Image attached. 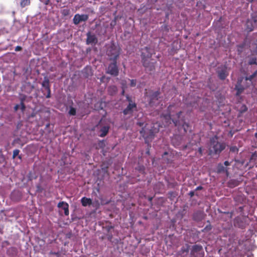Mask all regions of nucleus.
<instances>
[{
	"label": "nucleus",
	"mask_w": 257,
	"mask_h": 257,
	"mask_svg": "<svg viewBox=\"0 0 257 257\" xmlns=\"http://www.w3.org/2000/svg\"><path fill=\"white\" fill-rule=\"evenodd\" d=\"M179 105L178 103H173L169 105L167 108V114L162 115L163 120L166 122L167 124L171 123L172 121L175 126H179L181 124L179 118L182 113L181 110H179Z\"/></svg>",
	"instance_id": "nucleus-1"
},
{
	"label": "nucleus",
	"mask_w": 257,
	"mask_h": 257,
	"mask_svg": "<svg viewBox=\"0 0 257 257\" xmlns=\"http://www.w3.org/2000/svg\"><path fill=\"white\" fill-rule=\"evenodd\" d=\"M226 145L224 143L219 142L216 136L211 138L208 144L209 155H218L225 148Z\"/></svg>",
	"instance_id": "nucleus-2"
},
{
	"label": "nucleus",
	"mask_w": 257,
	"mask_h": 257,
	"mask_svg": "<svg viewBox=\"0 0 257 257\" xmlns=\"http://www.w3.org/2000/svg\"><path fill=\"white\" fill-rule=\"evenodd\" d=\"M120 48L113 42L107 47L106 54L110 61H117L120 54Z\"/></svg>",
	"instance_id": "nucleus-3"
},
{
	"label": "nucleus",
	"mask_w": 257,
	"mask_h": 257,
	"mask_svg": "<svg viewBox=\"0 0 257 257\" xmlns=\"http://www.w3.org/2000/svg\"><path fill=\"white\" fill-rule=\"evenodd\" d=\"M158 132L159 129L154 126H151L150 128L145 126L142 128L140 133L145 139L146 143H147L149 141H152Z\"/></svg>",
	"instance_id": "nucleus-4"
},
{
	"label": "nucleus",
	"mask_w": 257,
	"mask_h": 257,
	"mask_svg": "<svg viewBox=\"0 0 257 257\" xmlns=\"http://www.w3.org/2000/svg\"><path fill=\"white\" fill-rule=\"evenodd\" d=\"M190 254L193 257H203L204 253L202 246L200 244H195L192 246Z\"/></svg>",
	"instance_id": "nucleus-5"
},
{
	"label": "nucleus",
	"mask_w": 257,
	"mask_h": 257,
	"mask_svg": "<svg viewBox=\"0 0 257 257\" xmlns=\"http://www.w3.org/2000/svg\"><path fill=\"white\" fill-rule=\"evenodd\" d=\"M108 66L106 73L113 76H116L118 75L119 70L117 65V61H111Z\"/></svg>",
	"instance_id": "nucleus-6"
},
{
	"label": "nucleus",
	"mask_w": 257,
	"mask_h": 257,
	"mask_svg": "<svg viewBox=\"0 0 257 257\" xmlns=\"http://www.w3.org/2000/svg\"><path fill=\"white\" fill-rule=\"evenodd\" d=\"M137 109V104L136 103H128L126 107L123 110L122 113L124 115H129L128 118L132 116L133 113Z\"/></svg>",
	"instance_id": "nucleus-7"
},
{
	"label": "nucleus",
	"mask_w": 257,
	"mask_h": 257,
	"mask_svg": "<svg viewBox=\"0 0 257 257\" xmlns=\"http://www.w3.org/2000/svg\"><path fill=\"white\" fill-rule=\"evenodd\" d=\"M88 18H89V17H88V15H86V14L80 15V14H77L75 15V16H74V17L73 19V22L75 25H77L80 23H81L82 22L87 21L88 19Z\"/></svg>",
	"instance_id": "nucleus-8"
},
{
	"label": "nucleus",
	"mask_w": 257,
	"mask_h": 257,
	"mask_svg": "<svg viewBox=\"0 0 257 257\" xmlns=\"http://www.w3.org/2000/svg\"><path fill=\"white\" fill-rule=\"evenodd\" d=\"M152 52L150 48L146 47L142 49V52L141 53V59L142 61H146L150 59L152 56Z\"/></svg>",
	"instance_id": "nucleus-9"
},
{
	"label": "nucleus",
	"mask_w": 257,
	"mask_h": 257,
	"mask_svg": "<svg viewBox=\"0 0 257 257\" xmlns=\"http://www.w3.org/2000/svg\"><path fill=\"white\" fill-rule=\"evenodd\" d=\"M152 60H149V59L146 61H142L143 66L145 68L146 71H153L155 70V64L156 61L153 62Z\"/></svg>",
	"instance_id": "nucleus-10"
},
{
	"label": "nucleus",
	"mask_w": 257,
	"mask_h": 257,
	"mask_svg": "<svg viewBox=\"0 0 257 257\" xmlns=\"http://www.w3.org/2000/svg\"><path fill=\"white\" fill-rule=\"evenodd\" d=\"M42 86L44 87L47 92V94L46 95V97L47 98H50L51 97V89H50V81L49 78L45 76L44 78V80L42 83Z\"/></svg>",
	"instance_id": "nucleus-11"
},
{
	"label": "nucleus",
	"mask_w": 257,
	"mask_h": 257,
	"mask_svg": "<svg viewBox=\"0 0 257 257\" xmlns=\"http://www.w3.org/2000/svg\"><path fill=\"white\" fill-rule=\"evenodd\" d=\"M243 79V77H239L235 86V89L236 90V95L237 96L241 94L244 90V87L241 84Z\"/></svg>",
	"instance_id": "nucleus-12"
},
{
	"label": "nucleus",
	"mask_w": 257,
	"mask_h": 257,
	"mask_svg": "<svg viewBox=\"0 0 257 257\" xmlns=\"http://www.w3.org/2000/svg\"><path fill=\"white\" fill-rule=\"evenodd\" d=\"M217 73L218 74V78L221 80L225 79L229 74L226 66H224L221 68H218V70L217 71Z\"/></svg>",
	"instance_id": "nucleus-13"
},
{
	"label": "nucleus",
	"mask_w": 257,
	"mask_h": 257,
	"mask_svg": "<svg viewBox=\"0 0 257 257\" xmlns=\"http://www.w3.org/2000/svg\"><path fill=\"white\" fill-rule=\"evenodd\" d=\"M86 36V44L87 45H95L97 44L98 40L95 35L91 34V33L89 32L87 33Z\"/></svg>",
	"instance_id": "nucleus-14"
},
{
	"label": "nucleus",
	"mask_w": 257,
	"mask_h": 257,
	"mask_svg": "<svg viewBox=\"0 0 257 257\" xmlns=\"http://www.w3.org/2000/svg\"><path fill=\"white\" fill-rule=\"evenodd\" d=\"M256 20L255 17L251 19H248L246 22V30L248 32H251L253 30L254 25L256 23Z\"/></svg>",
	"instance_id": "nucleus-15"
},
{
	"label": "nucleus",
	"mask_w": 257,
	"mask_h": 257,
	"mask_svg": "<svg viewBox=\"0 0 257 257\" xmlns=\"http://www.w3.org/2000/svg\"><path fill=\"white\" fill-rule=\"evenodd\" d=\"M205 214L203 211H198L195 212L193 215V219L197 222L200 221L202 220Z\"/></svg>",
	"instance_id": "nucleus-16"
},
{
	"label": "nucleus",
	"mask_w": 257,
	"mask_h": 257,
	"mask_svg": "<svg viewBox=\"0 0 257 257\" xmlns=\"http://www.w3.org/2000/svg\"><path fill=\"white\" fill-rule=\"evenodd\" d=\"M57 206L58 208H62L64 210L65 215L68 216L69 215V205L67 202L64 201L60 202Z\"/></svg>",
	"instance_id": "nucleus-17"
},
{
	"label": "nucleus",
	"mask_w": 257,
	"mask_h": 257,
	"mask_svg": "<svg viewBox=\"0 0 257 257\" xmlns=\"http://www.w3.org/2000/svg\"><path fill=\"white\" fill-rule=\"evenodd\" d=\"M160 94V93L158 91L152 93L150 96V100L149 102L151 106H153L154 101L158 100Z\"/></svg>",
	"instance_id": "nucleus-18"
},
{
	"label": "nucleus",
	"mask_w": 257,
	"mask_h": 257,
	"mask_svg": "<svg viewBox=\"0 0 257 257\" xmlns=\"http://www.w3.org/2000/svg\"><path fill=\"white\" fill-rule=\"evenodd\" d=\"M189 245L188 244H186L181 247L180 250L179 251V253L183 257H186L189 252Z\"/></svg>",
	"instance_id": "nucleus-19"
},
{
	"label": "nucleus",
	"mask_w": 257,
	"mask_h": 257,
	"mask_svg": "<svg viewBox=\"0 0 257 257\" xmlns=\"http://www.w3.org/2000/svg\"><path fill=\"white\" fill-rule=\"evenodd\" d=\"M81 202L83 206L90 205L92 203V200L90 198H88L85 197H83L81 198Z\"/></svg>",
	"instance_id": "nucleus-20"
},
{
	"label": "nucleus",
	"mask_w": 257,
	"mask_h": 257,
	"mask_svg": "<svg viewBox=\"0 0 257 257\" xmlns=\"http://www.w3.org/2000/svg\"><path fill=\"white\" fill-rule=\"evenodd\" d=\"M107 91L109 95H114L116 93L117 91V88L116 86L111 85L108 87Z\"/></svg>",
	"instance_id": "nucleus-21"
},
{
	"label": "nucleus",
	"mask_w": 257,
	"mask_h": 257,
	"mask_svg": "<svg viewBox=\"0 0 257 257\" xmlns=\"http://www.w3.org/2000/svg\"><path fill=\"white\" fill-rule=\"evenodd\" d=\"M228 186L230 188H234L239 184V181L235 179H231L228 182Z\"/></svg>",
	"instance_id": "nucleus-22"
},
{
	"label": "nucleus",
	"mask_w": 257,
	"mask_h": 257,
	"mask_svg": "<svg viewBox=\"0 0 257 257\" xmlns=\"http://www.w3.org/2000/svg\"><path fill=\"white\" fill-rule=\"evenodd\" d=\"M109 131V127L107 126H103L100 130V134L99 135V136L100 137H105L108 133Z\"/></svg>",
	"instance_id": "nucleus-23"
},
{
	"label": "nucleus",
	"mask_w": 257,
	"mask_h": 257,
	"mask_svg": "<svg viewBox=\"0 0 257 257\" xmlns=\"http://www.w3.org/2000/svg\"><path fill=\"white\" fill-rule=\"evenodd\" d=\"M217 171L218 173H222L224 172H226L227 173H228L227 169H226L221 163L218 165L217 167Z\"/></svg>",
	"instance_id": "nucleus-24"
},
{
	"label": "nucleus",
	"mask_w": 257,
	"mask_h": 257,
	"mask_svg": "<svg viewBox=\"0 0 257 257\" xmlns=\"http://www.w3.org/2000/svg\"><path fill=\"white\" fill-rule=\"evenodd\" d=\"M249 162L257 164V151H255L251 156Z\"/></svg>",
	"instance_id": "nucleus-25"
},
{
	"label": "nucleus",
	"mask_w": 257,
	"mask_h": 257,
	"mask_svg": "<svg viewBox=\"0 0 257 257\" xmlns=\"http://www.w3.org/2000/svg\"><path fill=\"white\" fill-rule=\"evenodd\" d=\"M61 13L64 17H67L70 15V11L68 9H64L61 10Z\"/></svg>",
	"instance_id": "nucleus-26"
},
{
	"label": "nucleus",
	"mask_w": 257,
	"mask_h": 257,
	"mask_svg": "<svg viewBox=\"0 0 257 257\" xmlns=\"http://www.w3.org/2000/svg\"><path fill=\"white\" fill-rule=\"evenodd\" d=\"M212 228V225L209 223V224L207 225L203 229H202L201 232H208Z\"/></svg>",
	"instance_id": "nucleus-27"
},
{
	"label": "nucleus",
	"mask_w": 257,
	"mask_h": 257,
	"mask_svg": "<svg viewBox=\"0 0 257 257\" xmlns=\"http://www.w3.org/2000/svg\"><path fill=\"white\" fill-rule=\"evenodd\" d=\"M30 4V0H21L20 5L22 8L29 6Z\"/></svg>",
	"instance_id": "nucleus-28"
},
{
	"label": "nucleus",
	"mask_w": 257,
	"mask_h": 257,
	"mask_svg": "<svg viewBox=\"0 0 257 257\" xmlns=\"http://www.w3.org/2000/svg\"><path fill=\"white\" fill-rule=\"evenodd\" d=\"M257 75V70L255 71L252 74L249 76H246L245 77V80L251 81Z\"/></svg>",
	"instance_id": "nucleus-29"
},
{
	"label": "nucleus",
	"mask_w": 257,
	"mask_h": 257,
	"mask_svg": "<svg viewBox=\"0 0 257 257\" xmlns=\"http://www.w3.org/2000/svg\"><path fill=\"white\" fill-rule=\"evenodd\" d=\"M248 64L249 65H253V64H256L257 65V63H256V58L255 57H251L250 58L248 62Z\"/></svg>",
	"instance_id": "nucleus-30"
},
{
	"label": "nucleus",
	"mask_w": 257,
	"mask_h": 257,
	"mask_svg": "<svg viewBox=\"0 0 257 257\" xmlns=\"http://www.w3.org/2000/svg\"><path fill=\"white\" fill-rule=\"evenodd\" d=\"M68 113L70 115H76V109L73 107H71Z\"/></svg>",
	"instance_id": "nucleus-31"
},
{
	"label": "nucleus",
	"mask_w": 257,
	"mask_h": 257,
	"mask_svg": "<svg viewBox=\"0 0 257 257\" xmlns=\"http://www.w3.org/2000/svg\"><path fill=\"white\" fill-rule=\"evenodd\" d=\"M188 127L189 124L185 122H183L182 124V128H183L184 133H186L187 132Z\"/></svg>",
	"instance_id": "nucleus-32"
},
{
	"label": "nucleus",
	"mask_w": 257,
	"mask_h": 257,
	"mask_svg": "<svg viewBox=\"0 0 257 257\" xmlns=\"http://www.w3.org/2000/svg\"><path fill=\"white\" fill-rule=\"evenodd\" d=\"M238 151V149L236 146H231L230 148V152L234 153H237Z\"/></svg>",
	"instance_id": "nucleus-33"
},
{
	"label": "nucleus",
	"mask_w": 257,
	"mask_h": 257,
	"mask_svg": "<svg viewBox=\"0 0 257 257\" xmlns=\"http://www.w3.org/2000/svg\"><path fill=\"white\" fill-rule=\"evenodd\" d=\"M20 150L18 149H15L13 151V159H14L17 156L19 155Z\"/></svg>",
	"instance_id": "nucleus-34"
},
{
	"label": "nucleus",
	"mask_w": 257,
	"mask_h": 257,
	"mask_svg": "<svg viewBox=\"0 0 257 257\" xmlns=\"http://www.w3.org/2000/svg\"><path fill=\"white\" fill-rule=\"evenodd\" d=\"M27 98V96L25 94H20V102H25L26 99Z\"/></svg>",
	"instance_id": "nucleus-35"
},
{
	"label": "nucleus",
	"mask_w": 257,
	"mask_h": 257,
	"mask_svg": "<svg viewBox=\"0 0 257 257\" xmlns=\"http://www.w3.org/2000/svg\"><path fill=\"white\" fill-rule=\"evenodd\" d=\"M137 81L135 79L131 80L130 86L131 87H135L136 85Z\"/></svg>",
	"instance_id": "nucleus-36"
},
{
	"label": "nucleus",
	"mask_w": 257,
	"mask_h": 257,
	"mask_svg": "<svg viewBox=\"0 0 257 257\" xmlns=\"http://www.w3.org/2000/svg\"><path fill=\"white\" fill-rule=\"evenodd\" d=\"M121 84L122 85V89H125L126 88V81L125 80H122Z\"/></svg>",
	"instance_id": "nucleus-37"
},
{
	"label": "nucleus",
	"mask_w": 257,
	"mask_h": 257,
	"mask_svg": "<svg viewBox=\"0 0 257 257\" xmlns=\"http://www.w3.org/2000/svg\"><path fill=\"white\" fill-rule=\"evenodd\" d=\"M238 47V51L239 53H241L242 52V49L244 48V44H240L237 46Z\"/></svg>",
	"instance_id": "nucleus-38"
},
{
	"label": "nucleus",
	"mask_w": 257,
	"mask_h": 257,
	"mask_svg": "<svg viewBox=\"0 0 257 257\" xmlns=\"http://www.w3.org/2000/svg\"><path fill=\"white\" fill-rule=\"evenodd\" d=\"M20 106H21V109L22 111H24L26 109V106L25 105V103L20 102Z\"/></svg>",
	"instance_id": "nucleus-39"
},
{
	"label": "nucleus",
	"mask_w": 257,
	"mask_h": 257,
	"mask_svg": "<svg viewBox=\"0 0 257 257\" xmlns=\"http://www.w3.org/2000/svg\"><path fill=\"white\" fill-rule=\"evenodd\" d=\"M36 187H37V191L38 192H42L43 188H42V187L40 185H37Z\"/></svg>",
	"instance_id": "nucleus-40"
},
{
	"label": "nucleus",
	"mask_w": 257,
	"mask_h": 257,
	"mask_svg": "<svg viewBox=\"0 0 257 257\" xmlns=\"http://www.w3.org/2000/svg\"><path fill=\"white\" fill-rule=\"evenodd\" d=\"M126 100L128 101L129 103H135V102H134L132 99V98L130 97L128 95H127L126 96Z\"/></svg>",
	"instance_id": "nucleus-41"
},
{
	"label": "nucleus",
	"mask_w": 257,
	"mask_h": 257,
	"mask_svg": "<svg viewBox=\"0 0 257 257\" xmlns=\"http://www.w3.org/2000/svg\"><path fill=\"white\" fill-rule=\"evenodd\" d=\"M22 50V48L20 46H17L15 48L16 51H21Z\"/></svg>",
	"instance_id": "nucleus-42"
},
{
	"label": "nucleus",
	"mask_w": 257,
	"mask_h": 257,
	"mask_svg": "<svg viewBox=\"0 0 257 257\" xmlns=\"http://www.w3.org/2000/svg\"><path fill=\"white\" fill-rule=\"evenodd\" d=\"M195 194V192L194 191H191L189 193V195L191 197H192Z\"/></svg>",
	"instance_id": "nucleus-43"
},
{
	"label": "nucleus",
	"mask_w": 257,
	"mask_h": 257,
	"mask_svg": "<svg viewBox=\"0 0 257 257\" xmlns=\"http://www.w3.org/2000/svg\"><path fill=\"white\" fill-rule=\"evenodd\" d=\"M19 107H20V105L19 104H16L15 107H14V110L15 111H17L19 108Z\"/></svg>",
	"instance_id": "nucleus-44"
},
{
	"label": "nucleus",
	"mask_w": 257,
	"mask_h": 257,
	"mask_svg": "<svg viewBox=\"0 0 257 257\" xmlns=\"http://www.w3.org/2000/svg\"><path fill=\"white\" fill-rule=\"evenodd\" d=\"M198 152L199 153V154L202 155V152H203V150H202V149L201 147H200L198 148Z\"/></svg>",
	"instance_id": "nucleus-45"
},
{
	"label": "nucleus",
	"mask_w": 257,
	"mask_h": 257,
	"mask_svg": "<svg viewBox=\"0 0 257 257\" xmlns=\"http://www.w3.org/2000/svg\"><path fill=\"white\" fill-rule=\"evenodd\" d=\"M203 189V187L201 186H198L196 189H195V191H198V190H201Z\"/></svg>",
	"instance_id": "nucleus-46"
},
{
	"label": "nucleus",
	"mask_w": 257,
	"mask_h": 257,
	"mask_svg": "<svg viewBox=\"0 0 257 257\" xmlns=\"http://www.w3.org/2000/svg\"><path fill=\"white\" fill-rule=\"evenodd\" d=\"M137 124V125H138L140 126H142L144 125V122L139 121V122H138Z\"/></svg>",
	"instance_id": "nucleus-47"
},
{
	"label": "nucleus",
	"mask_w": 257,
	"mask_h": 257,
	"mask_svg": "<svg viewBox=\"0 0 257 257\" xmlns=\"http://www.w3.org/2000/svg\"><path fill=\"white\" fill-rule=\"evenodd\" d=\"M224 164L225 166H228L230 165V163L228 161H226L224 162Z\"/></svg>",
	"instance_id": "nucleus-48"
},
{
	"label": "nucleus",
	"mask_w": 257,
	"mask_h": 257,
	"mask_svg": "<svg viewBox=\"0 0 257 257\" xmlns=\"http://www.w3.org/2000/svg\"><path fill=\"white\" fill-rule=\"evenodd\" d=\"M173 194H174V193H173V192H170L169 193V194L171 196H172L173 195Z\"/></svg>",
	"instance_id": "nucleus-49"
},
{
	"label": "nucleus",
	"mask_w": 257,
	"mask_h": 257,
	"mask_svg": "<svg viewBox=\"0 0 257 257\" xmlns=\"http://www.w3.org/2000/svg\"><path fill=\"white\" fill-rule=\"evenodd\" d=\"M18 157L19 159L21 160L22 157V156L21 155H18Z\"/></svg>",
	"instance_id": "nucleus-50"
},
{
	"label": "nucleus",
	"mask_w": 257,
	"mask_h": 257,
	"mask_svg": "<svg viewBox=\"0 0 257 257\" xmlns=\"http://www.w3.org/2000/svg\"><path fill=\"white\" fill-rule=\"evenodd\" d=\"M187 148V145H185L183 147V149L185 150Z\"/></svg>",
	"instance_id": "nucleus-51"
},
{
	"label": "nucleus",
	"mask_w": 257,
	"mask_h": 257,
	"mask_svg": "<svg viewBox=\"0 0 257 257\" xmlns=\"http://www.w3.org/2000/svg\"><path fill=\"white\" fill-rule=\"evenodd\" d=\"M124 89H122V94L123 95L124 94Z\"/></svg>",
	"instance_id": "nucleus-52"
},
{
	"label": "nucleus",
	"mask_w": 257,
	"mask_h": 257,
	"mask_svg": "<svg viewBox=\"0 0 257 257\" xmlns=\"http://www.w3.org/2000/svg\"><path fill=\"white\" fill-rule=\"evenodd\" d=\"M168 154V153L165 152L164 153V155H167Z\"/></svg>",
	"instance_id": "nucleus-53"
},
{
	"label": "nucleus",
	"mask_w": 257,
	"mask_h": 257,
	"mask_svg": "<svg viewBox=\"0 0 257 257\" xmlns=\"http://www.w3.org/2000/svg\"><path fill=\"white\" fill-rule=\"evenodd\" d=\"M254 136H255V137L256 138H257V133H256L255 134Z\"/></svg>",
	"instance_id": "nucleus-54"
},
{
	"label": "nucleus",
	"mask_w": 257,
	"mask_h": 257,
	"mask_svg": "<svg viewBox=\"0 0 257 257\" xmlns=\"http://www.w3.org/2000/svg\"><path fill=\"white\" fill-rule=\"evenodd\" d=\"M152 197H150V198H149V200H150V201H152Z\"/></svg>",
	"instance_id": "nucleus-55"
},
{
	"label": "nucleus",
	"mask_w": 257,
	"mask_h": 257,
	"mask_svg": "<svg viewBox=\"0 0 257 257\" xmlns=\"http://www.w3.org/2000/svg\"><path fill=\"white\" fill-rule=\"evenodd\" d=\"M49 123L47 124V127H48V126H49Z\"/></svg>",
	"instance_id": "nucleus-56"
},
{
	"label": "nucleus",
	"mask_w": 257,
	"mask_h": 257,
	"mask_svg": "<svg viewBox=\"0 0 257 257\" xmlns=\"http://www.w3.org/2000/svg\"><path fill=\"white\" fill-rule=\"evenodd\" d=\"M61 0H58V1H57V2H61Z\"/></svg>",
	"instance_id": "nucleus-57"
},
{
	"label": "nucleus",
	"mask_w": 257,
	"mask_h": 257,
	"mask_svg": "<svg viewBox=\"0 0 257 257\" xmlns=\"http://www.w3.org/2000/svg\"><path fill=\"white\" fill-rule=\"evenodd\" d=\"M147 153L148 154H149V151H148V152H147Z\"/></svg>",
	"instance_id": "nucleus-58"
}]
</instances>
